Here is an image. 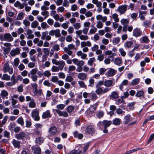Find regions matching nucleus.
<instances>
[{"instance_id":"f257e3e1","label":"nucleus","mask_w":154,"mask_h":154,"mask_svg":"<svg viewBox=\"0 0 154 154\" xmlns=\"http://www.w3.org/2000/svg\"><path fill=\"white\" fill-rule=\"evenodd\" d=\"M104 82L103 80H100L96 85L97 88L95 91L96 93L98 95L105 94L109 90V88L107 87H105L103 89L100 86L104 85Z\"/></svg>"},{"instance_id":"f03ea898","label":"nucleus","mask_w":154,"mask_h":154,"mask_svg":"<svg viewBox=\"0 0 154 154\" xmlns=\"http://www.w3.org/2000/svg\"><path fill=\"white\" fill-rule=\"evenodd\" d=\"M0 39L1 41L11 42L13 40V38L9 33H7L4 34L3 35L0 34Z\"/></svg>"},{"instance_id":"7ed1b4c3","label":"nucleus","mask_w":154,"mask_h":154,"mask_svg":"<svg viewBox=\"0 0 154 154\" xmlns=\"http://www.w3.org/2000/svg\"><path fill=\"white\" fill-rule=\"evenodd\" d=\"M3 69L5 72H8L9 73L11 74L13 72V69L12 68L9 67V64L8 62L6 63L4 65Z\"/></svg>"},{"instance_id":"20e7f679","label":"nucleus","mask_w":154,"mask_h":154,"mask_svg":"<svg viewBox=\"0 0 154 154\" xmlns=\"http://www.w3.org/2000/svg\"><path fill=\"white\" fill-rule=\"evenodd\" d=\"M39 112L36 109L33 110L32 112V116L35 121H38L39 120V117L38 116Z\"/></svg>"},{"instance_id":"39448f33","label":"nucleus","mask_w":154,"mask_h":154,"mask_svg":"<svg viewBox=\"0 0 154 154\" xmlns=\"http://www.w3.org/2000/svg\"><path fill=\"white\" fill-rule=\"evenodd\" d=\"M128 7V5H126L120 6L118 8V10L120 14H123L127 11Z\"/></svg>"},{"instance_id":"423d86ee","label":"nucleus","mask_w":154,"mask_h":154,"mask_svg":"<svg viewBox=\"0 0 154 154\" xmlns=\"http://www.w3.org/2000/svg\"><path fill=\"white\" fill-rule=\"evenodd\" d=\"M116 71L112 68L110 69L105 73V75L107 77L112 76L115 74Z\"/></svg>"},{"instance_id":"0eeeda50","label":"nucleus","mask_w":154,"mask_h":154,"mask_svg":"<svg viewBox=\"0 0 154 154\" xmlns=\"http://www.w3.org/2000/svg\"><path fill=\"white\" fill-rule=\"evenodd\" d=\"M124 123L126 124L129 122L134 120V118L132 117L130 114H128L124 117Z\"/></svg>"},{"instance_id":"6e6552de","label":"nucleus","mask_w":154,"mask_h":154,"mask_svg":"<svg viewBox=\"0 0 154 154\" xmlns=\"http://www.w3.org/2000/svg\"><path fill=\"white\" fill-rule=\"evenodd\" d=\"M133 35L136 37H139L142 35V32L140 29L136 28L134 29L133 32Z\"/></svg>"},{"instance_id":"1a4fd4ad","label":"nucleus","mask_w":154,"mask_h":154,"mask_svg":"<svg viewBox=\"0 0 154 154\" xmlns=\"http://www.w3.org/2000/svg\"><path fill=\"white\" fill-rule=\"evenodd\" d=\"M73 63L77 66H82L85 64L84 62L82 60H79L77 59L74 58L72 59Z\"/></svg>"},{"instance_id":"9d476101","label":"nucleus","mask_w":154,"mask_h":154,"mask_svg":"<svg viewBox=\"0 0 154 154\" xmlns=\"http://www.w3.org/2000/svg\"><path fill=\"white\" fill-rule=\"evenodd\" d=\"M128 84V81L127 79L124 80L119 85V89L121 91H123L124 86H126Z\"/></svg>"},{"instance_id":"9b49d317","label":"nucleus","mask_w":154,"mask_h":154,"mask_svg":"<svg viewBox=\"0 0 154 154\" xmlns=\"http://www.w3.org/2000/svg\"><path fill=\"white\" fill-rule=\"evenodd\" d=\"M26 134L23 132H21L15 135V138L18 140H23L26 137Z\"/></svg>"},{"instance_id":"f8f14e48","label":"nucleus","mask_w":154,"mask_h":154,"mask_svg":"<svg viewBox=\"0 0 154 154\" xmlns=\"http://www.w3.org/2000/svg\"><path fill=\"white\" fill-rule=\"evenodd\" d=\"M11 143L15 148L19 149L20 148V142L14 139L13 140Z\"/></svg>"},{"instance_id":"ddd939ff","label":"nucleus","mask_w":154,"mask_h":154,"mask_svg":"<svg viewBox=\"0 0 154 154\" xmlns=\"http://www.w3.org/2000/svg\"><path fill=\"white\" fill-rule=\"evenodd\" d=\"M55 111L60 116H63L66 117L68 116V114L66 112L61 111L59 109H56Z\"/></svg>"},{"instance_id":"4468645a","label":"nucleus","mask_w":154,"mask_h":154,"mask_svg":"<svg viewBox=\"0 0 154 154\" xmlns=\"http://www.w3.org/2000/svg\"><path fill=\"white\" fill-rule=\"evenodd\" d=\"M20 51V49L19 48H17L15 49L12 50L10 52V54L12 56H14L19 54Z\"/></svg>"},{"instance_id":"2eb2a0df","label":"nucleus","mask_w":154,"mask_h":154,"mask_svg":"<svg viewBox=\"0 0 154 154\" xmlns=\"http://www.w3.org/2000/svg\"><path fill=\"white\" fill-rule=\"evenodd\" d=\"M113 81L111 80L105 79L104 81V85L106 87H110L112 86L113 85Z\"/></svg>"},{"instance_id":"dca6fc26","label":"nucleus","mask_w":154,"mask_h":154,"mask_svg":"<svg viewBox=\"0 0 154 154\" xmlns=\"http://www.w3.org/2000/svg\"><path fill=\"white\" fill-rule=\"evenodd\" d=\"M96 19L99 21L101 20L102 22H105L107 20V17L105 16L103 17L101 15L99 14L96 17Z\"/></svg>"},{"instance_id":"f3484780","label":"nucleus","mask_w":154,"mask_h":154,"mask_svg":"<svg viewBox=\"0 0 154 154\" xmlns=\"http://www.w3.org/2000/svg\"><path fill=\"white\" fill-rule=\"evenodd\" d=\"M112 61L114 62L115 64L118 66H120L122 62V59L119 57L114 58Z\"/></svg>"},{"instance_id":"a211bd4d","label":"nucleus","mask_w":154,"mask_h":154,"mask_svg":"<svg viewBox=\"0 0 154 154\" xmlns=\"http://www.w3.org/2000/svg\"><path fill=\"white\" fill-rule=\"evenodd\" d=\"M147 14L146 11H140L139 14V17L141 20H144L145 19V16Z\"/></svg>"},{"instance_id":"6ab92c4d","label":"nucleus","mask_w":154,"mask_h":154,"mask_svg":"<svg viewBox=\"0 0 154 154\" xmlns=\"http://www.w3.org/2000/svg\"><path fill=\"white\" fill-rule=\"evenodd\" d=\"M65 64V62L63 60L58 61V62L57 65L58 66V67L60 70H62Z\"/></svg>"},{"instance_id":"aec40b11","label":"nucleus","mask_w":154,"mask_h":154,"mask_svg":"<svg viewBox=\"0 0 154 154\" xmlns=\"http://www.w3.org/2000/svg\"><path fill=\"white\" fill-rule=\"evenodd\" d=\"M87 132L91 135H92L95 132V130L93 127L91 125L88 126L86 128Z\"/></svg>"},{"instance_id":"412c9836","label":"nucleus","mask_w":154,"mask_h":154,"mask_svg":"<svg viewBox=\"0 0 154 154\" xmlns=\"http://www.w3.org/2000/svg\"><path fill=\"white\" fill-rule=\"evenodd\" d=\"M121 38L120 37H116L112 39V43L114 45H119V43L120 42Z\"/></svg>"},{"instance_id":"4be33fe9","label":"nucleus","mask_w":154,"mask_h":154,"mask_svg":"<svg viewBox=\"0 0 154 154\" xmlns=\"http://www.w3.org/2000/svg\"><path fill=\"white\" fill-rule=\"evenodd\" d=\"M51 117V115L50 111L47 110L44 112L42 115V117L43 119H45Z\"/></svg>"},{"instance_id":"5701e85b","label":"nucleus","mask_w":154,"mask_h":154,"mask_svg":"<svg viewBox=\"0 0 154 154\" xmlns=\"http://www.w3.org/2000/svg\"><path fill=\"white\" fill-rule=\"evenodd\" d=\"M91 45V43L89 41L87 42L83 41L81 42V48L86 47V46L90 47Z\"/></svg>"},{"instance_id":"b1692460","label":"nucleus","mask_w":154,"mask_h":154,"mask_svg":"<svg viewBox=\"0 0 154 154\" xmlns=\"http://www.w3.org/2000/svg\"><path fill=\"white\" fill-rule=\"evenodd\" d=\"M8 92L5 90H3L1 91V95L2 99L6 98L8 99Z\"/></svg>"},{"instance_id":"393cba45","label":"nucleus","mask_w":154,"mask_h":154,"mask_svg":"<svg viewBox=\"0 0 154 154\" xmlns=\"http://www.w3.org/2000/svg\"><path fill=\"white\" fill-rule=\"evenodd\" d=\"M57 132V128L55 126L50 128L49 130V132L51 135H54Z\"/></svg>"},{"instance_id":"a878e982","label":"nucleus","mask_w":154,"mask_h":154,"mask_svg":"<svg viewBox=\"0 0 154 154\" xmlns=\"http://www.w3.org/2000/svg\"><path fill=\"white\" fill-rule=\"evenodd\" d=\"M87 75L86 73L83 72L80 73L78 74V78L82 80H84L86 78Z\"/></svg>"},{"instance_id":"bb28decb","label":"nucleus","mask_w":154,"mask_h":154,"mask_svg":"<svg viewBox=\"0 0 154 154\" xmlns=\"http://www.w3.org/2000/svg\"><path fill=\"white\" fill-rule=\"evenodd\" d=\"M140 80V79L138 78L133 79L131 82V85L132 86H134L137 85L139 83Z\"/></svg>"},{"instance_id":"cd10ccee","label":"nucleus","mask_w":154,"mask_h":154,"mask_svg":"<svg viewBox=\"0 0 154 154\" xmlns=\"http://www.w3.org/2000/svg\"><path fill=\"white\" fill-rule=\"evenodd\" d=\"M119 97V94L116 91H113L110 96V98L112 99H116Z\"/></svg>"},{"instance_id":"c85d7f7f","label":"nucleus","mask_w":154,"mask_h":154,"mask_svg":"<svg viewBox=\"0 0 154 154\" xmlns=\"http://www.w3.org/2000/svg\"><path fill=\"white\" fill-rule=\"evenodd\" d=\"M34 154H39L41 152V149L40 147H32Z\"/></svg>"},{"instance_id":"c756f323","label":"nucleus","mask_w":154,"mask_h":154,"mask_svg":"<svg viewBox=\"0 0 154 154\" xmlns=\"http://www.w3.org/2000/svg\"><path fill=\"white\" fill-rule=\"evenodd\" d=\"M140 41L142 43H148L149 42V40L147 36H145L140 39Z\"/></svg>"},{"instance_id":"7c9ffc66","label":"nucleus","mask_w":154,"mask_h":154,"mask_svg":"<svg viewBox=\"0 0 154 154\" xmlns=\"http://www.w3.org/2000/svg\"><path fill=\"white\" fill-rule=\"evenodd\" d=\"M121 122L120 119L119 118H116L113 120L112 124L116 125H119L120 124Z\"/></svg>"},{"instance_id":"2f4dec72","label":"nucleus","mask_w":154,"mask_h":154,"mask_svg":"<svg viewBox=\"0 0 154 154\" xmlns=\"http://www.w3.org/2000/svg\"><path fill=\"white\" fill-rule=\"evenodd\" d=\"M16 122L17 123L20 125L21 126L23 125L24 123L23 119L21 116L19 117L18 119H17Z\"/></svg>"},{"instance_id":"473e14b6","label":"nucleus","mask_w":154,"mask_h":154,"mask_svg":"<svg viewBox=\"0 0 154 154\" xmlns=\"http://www.w3.org/2000/svg\"><path fill=\"white\" fill-rule=\"evenodd\" d=\"M111 124L112 122L110 121L104 120L103 122V124L105 127H109Z\"/></svg>"},{"instance_id":"72a5a7b5","label":"nucleus","mask_w":154,"mask_h":154,"mask_svg":"<svg viewBox=\"0 0 154 154\" xmlns=\"http://www.w3.org/2000/svg\"><path fill=\"white\" fill-rule=\"evenodd\" d=\"M73 134L75 137H77L79 139H81L83 138V134H82L78 133L77 131H75Z\"/></svg>"},{"instance_id":"f704fd0d","label":"nucleus","mask_w":154,"mask_h":154,"mask_svg":"<svg viewBox=\"0 0 154 154\" xmlns=\"http://www.w3.org/2000/svg\"><path fill=\"white\" fill-rule=\"evenodd\" d=\"M38 69L37 68H35L31 70L29 73L28 74V76H29L30 75H35L37 72Z\"/></svg>"},{"instance_id":"c9c22d12","label":"nucleus","mask_w":154,"mask_h":154,"mask_svg":"<svg viewBox=\"0 0 154 154\" xmlns=\"http://www.w3.org/2000/svg\"><path fill=\"white\" fill-rule=\"evenodd\" d=\"M36 104L34 100L32 99L31 101L29 103V106L30 108H34L36 107Z\"/></svg>"},{"instance_id":"e433bc0d","label":"nucleus","mask_w":154,"mask_h":154,"mask_svg":"<svg viewBox=\"0 0 154 154\" xmlns=\"http://www.w3.org/2000/svg\"><path fill=\"white\" fill-rule=\"evenodd\" d=\"M105 54L106 55L109 56L111 57H113L116 55L115 53H113L111 51H107L105 52Z\"/></svg>"},{"instance_id":"4c0bfd02","label":"nucleus","mask_w":154,"mask_h":154,"mask_svg":"<svg viewBox=\"0 0 154 154\" xmlns=\"http://www.w3.org/2000/svg\"><path fill=\"white\" fill-rule=\"evenodd\" d=\"M15 126V124L13 122H10L8 126V129L11 131H13Z\"/></svg>"},{"instance_id":"58836bf2","label":"nucleus","mask_w":154,"mask_h":154,"mask_svg":"<svg viewBox=\"0 0 154 154\" xmlns=\"http://www.w3.org/2000/svg\"><path fill=\"white\" fill-rule=\"evenodd\" d=\"M97 29L95 27H92L90 29L88 35H91L95 33L97 31Z\"/></svg>"},{"instance_id":"ea45409f","label":"nucleus","mask_w":154,"mask_h":154,"mask_svg":"<svg viewBox=\"0 0 154 154\" xmlns=\"http://www.w3.org/2000/svg\"><path fill=\"white\" fill-rule=\"evenodd\" d=\"M92 2L94 4L96 5L97 8L101 7L102 3L98 0H92Z\"/></svg>"},{"instance_id":"a19ab883","label":"nucleus","mask_w":154,"mask_h":154,"mask_svg":"<svg viewBox=\"0 0 154 154\" xmlns=\"http://www.w3.org/2000/svg\"><path fill=\"white\" fill-rule=\"evenodd\" d=\"M82 152L81 149L79 150V151L75 149L69 152L66 154H80Z\"/></svg>"},{"instance_id":"79ce46f5","label":"nucleus","mask_w":154,"mask_h":154,"mask_svg":"<svg viewBox=\"0 0 154 154\" xmlns=\"http://www.w3.org/2000/svg\"><path fill=\"white\" fill-rule=\"evenodd\" d=\"M1 79L2 80L8 81L11 79L10 76L7 74H4L2 76Z\"/></svg>"},{"instance_id":"37998d69","label":"nucleus","mask_w":154,"mask_h":154,"mask_svg":"<svg viewBox=\"0 0 154 154\" xmlns=\"http://www.w3.org/2000/svg\"><path fill=\"white\" fill-rule=\"evenodd\" d=\"M74 109V106L72 105L69 106L66 108V110L69 113L72 112Z\"/></svg>"},{"instance_id":"c03bdc74","label":"nucleus","mask_w":154,"mask_h":154,"mask_svg":"<svg viewBox=\"0 0 154 154\" xmlns=\"http://www.w3.org/2000/svg\"><path fill=\"white\" fill-rule=\"evenodd\" d=\"M96 60L94 57L90 58L88 61V64L90 66H92L93 63Z\"/></svg>"},{"instance_id":"a18cd8bd","label":"nucleus","mask_w":154,"mask_h":154,"mask_svg":"<svg viewBox=\"0 0 154 154\" xmlns=\"http://www.w3.org/2000/svg\"><path fill=\"white\" fill-rule=\"evenodd\" d=\"M112 18L115 22H118L119 21V19L118 17V15L116 13L113 14L112 16Z\"/></svg>"},{"instance_id":"49530a36","label":"nucleus","mask_w":154,"mask_h":154,"mask_svg":"<svg viewBox=\"0 0 154 154\" xmlns=\"http://www.w3.org/2000/svg\"><path fill=\"white\" fill-rule=\"evenodd\" d=\"M121 24L124 26H126L129 23V21L126 19H122L121 20Z\"/></svg>"},{"instance_id":"de8ad7c7","label":"nucleus","mask_w":154,"mask_h":154,"mask_svg":"<svg viewBox=\"0 0 154 154\" xmlns=\"http://www.w3.org/2000/svg\"><path fill=\"white\" fill-rule=\"evenodd\" d=\"M3 50V53L4 54H8L10 51L11 50L10 48H5L3 47L2 48Z\"/></svg>"},{"instance_id":"09e8293b","label":"nucleus","mask_w":154,"mask_h":154,"mask_svg":"<svg viewBox=\"0 0 154 154\" xmlns=\"http://www.w3.org/2000/svg\"><path fill=\"white\" fill-rule=\"evenodd\" d=\"M80 39L82 40H87L88 39V37L87 35H82L79 36Z\"/></svg>"},{"instance_id":"8fccbe9b","label":"nucleus","mask_w":154,"mask_h":154,"mask_svg":"<svg viewBox=\"0 0 154 154\" xmlns=\"http://www.w3.org/2000/svg\"><path fill=\"white\" fill-rule=\"evenodd\" d=\"M19 62L20 60L18 58H16L15 59L14 61V67H17L18 66Z\"/></svg>"},{"instance_id":"3c124183","label":"nucleus","mask_w":154,"mask_h":154,"mask_svg":"<svg viewBox=\"0 0 154 154\" xmlns=\"http://www.w3.org/2000/svg\"><path fill=\"white\" fill-rule=\"evenodd\" d=\"M73 26L75 29H78L81 27V25L80 23H74Z\"/></svg>"},{"instance_id":"603ef678","label":"nucleus","mask_w":154,"mask_h":154,"mask_svg":"<svg viewBox=\"0 0 154 154\" xmlns=\"http://www.w3.org/2000/svg\"><path fill=\"white\" fill-rule=\"evenodd\" d=\"M11 100L12 105V107L14 108H16L17 107V106L15 105L17 103V100L14 99L12 97H11Z\"/></svg>"},{"instance_id":"864d4df0","label":"nucleus","mask_w":154,"mask_h":154,"mask_svg":"<svg viewBox=\"0 0 154 154\" xmlns=\"http://www.w3.org/2000/svg\"><path fill=\"white\" fill-rule=\"evenodd\" d=\"M89 84L88 86L91 87H93L94 85V80L93 79L91 78L89 79Z\"/></svg>"},{"instance_id":"5fc2aeb1","label":"nucleus","mask_w":154,"mask_h":154,"mask_svg":"<svg viewBox=\"0 0 154 154\" xmlns=\"http://www.w3.org/2000/svg\"><path fill=\"white\" fill-rule=\"evenodd\" d=\"M55 35L56 37H59L61 36L60 31L59 29L55 30Z\"/></svg>"},{"instance_id":"6e6d98bb","label":"nucleus","mask_w":154,"mask_h":154,"mask_svg":"<svg viewBox=\"0 0 154 154\" xmlns=\"http://www.w3.org/2000/svg\"><path fill=\"white\" fill-rule=\"evenodd\" d=\"M23 18V13L21 12L18 14L17 15V19L18 20H22Z\"/></svg>"},{"instance_id":"4d7b16f0","label":"nucleus","mask_w":154,"mask_h":154,"mask_svg":"<svg viewBox=\"0 0 154 154\" xmlns=\"http://www.w3.org/2000/svg\"><path fill=\"white\" fill-rule=\"evenodd\" d=\"M78 83L80 87L83 88H85L86 85H85L84 82L82 81H80L78 82Z\"/></svg>"},{"instance_id":"13d9d810","label":"nucleus","mask_w":154,"mask_h":154,"mask_svg":"<svg viewBox=\"0 0 154 154\" xmlns=\"http://www.w3.org/2000/svg\"><path fill=\"white\" fill-rule=\"evenodd\" d=\"M43 16H44V19L46 18L49 16V12L47 11H42L41 13Z\"/></svg>"},{"instance_id":"bf43d9fd","label":"nucleus","mask_w":154,"mask_h":154,"mask_svg":"<svg viewBox=\"0 0 154 154\" xmlns=\"http://www.w3.org/2000/svg\"><path fill=\"white\" fill-rule=\"evenodd\" d=\"M144 95V92L142 91H139L137 92L136 96L138 97H142Z\"/></svg>"},{"instance_id":"052dcab7","label":"nucleus","mask_w":154,"mask_h":154,"mask_svg":"<svg viewBox=\"0 0 154 154\" xmlns=\"http://www.w3.org/2000/svg\"><path fill=\"white\" fill-rule=\"evenodd\" d=\"M51 75V73L49 70H46L43 72V75L47 77L50 76Z\"/></svg>"},{"instance_id":"680f3d73","label":"nucleus","mask_w":154,"mask_h":154,"mask_svg":"<svg viewBox=\"0 0 154 154\" xmlns=\"http://www.w3.org/2000/svg\"><path fill=\"white\" fill-rule=\"evenodd\" d=\"M36 142L38 144H41L43 142V138L39 137L36 139Z\"/></svg>"},{"instance_id":"e2e57ef3","label":"nucleus","mask_w":154,"mask_h":154,"mask_svg":"<svg viewBox=\"0 0 154 154\" xmlns=\"http://www.w3.org/2000/svg\"><path fill=\"white\" fill-rule=\"evenodd\" d=\"M104 113L102 111H99L97 115V117L98 118H100L103 117L104 115Z\"/></svg>"},{"instance_id":"0e129e2a","label":"nucleus","mask_w":154,"mask_h":154,"mask_svg":"<svg viewBox=\"0 0 154 154\" xmlns=\"http://www.w3.org/2000/svg\"><path fill=\"white\" fill-rule=\"evenodd\" d=\"M106 69L105 68H101L99 69V74L101 75H103L106 71Z\"/></svg>"},{"instance_id":"69168bd1","label":"nucleus","mask_w":154,"mask_h":154,"mask_svg":"<svg viewBox=\"0 0 154 154\" xmlns=\"http://www.w3.org/2000/svg\"><path fill=\"white\" fill-rule=\"evenodd\" d=\"M103 26V24L102 23V22L100 21H98L97 22V23L96 25V26L97 28L101 29Z\"/></svg>"},{"instance_id":"338daca9","label":"nucleus","mask_w":154,"mask_h":154,"mask_svg":"<svg viewBox=\"0 0 154 154\" xmlns=\"http://www.w3.org/2000/svg\"><path fill=\"white\" fill-rule=\"evenodd\" d=\"M64 51L69 56L71 55L72 53V52L71 50L66 48H64Z\"/></svg>"},{"instance_id":"774afa93","label":"nucleus","mask_w":154,"mask_h":154,"mask_svg":"<svg viewBox=\"0 0 154 154\" xmlns=\"http://www.w3.org/2000/svg\"><path fill=\"white\" fill-rule=\"evenodd\" d=\"M38 24V23L36 21H34L31 23V27L32 28H35L37 26Z\"/></svg>"}]
</instances>
